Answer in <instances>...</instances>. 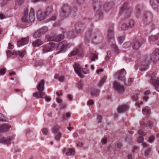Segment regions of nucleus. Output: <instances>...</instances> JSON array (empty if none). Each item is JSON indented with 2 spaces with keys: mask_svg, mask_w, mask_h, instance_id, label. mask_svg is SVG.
Returning a JSON list of instances; mask_svg holds the SVG:
<instances>
[{
  "mask_svg": "<svg viewBox=\"0 0 159 159\" xmlns=\"http://www.w3.org/2000/svg\"><path fill=\"white\" fill-rule=\"evenodd\" d=\"M111 48L114 50V51L116 53H119V50L118 47L116 44H113L111 46Z\"/></svg>",
  "mask_w": 159,
  "mask_h": 159,
  "instance_id": "43",
  "label": "nucleus"
},
{
  "mask_svg": "<svg viewBox=\"0 0 159 159\" xmlns=\"http://www.w3.org/2000/svg\"><path fill=\"white\" fill-rule=\"evenodd\" d=\"M141 38L135 39L134 40V42L132 45L133 49L137 50L140 47L141 44L144 42V40L141 39Z\"/></svg>",
  "mask_w": 159,
  "mask_h": 159,
  "instance_id": "7",
  "label": "nucleus"
},
{
  "mask_svg": "<svg viewBox=\"0 0 159 159\" xmlns=\"http://www.w3.org/2000/svg\"><path fill=\"white\" fill-rule=\"evenodd\" d=\"M83 86V84L81 82H79L78 83V88L79 89H81L82 88Z\"/></svg>",
  "mask_w": 159,
  "mask_h": 159,
  "instance_id": "62",
  "label": "nucleus"
},
{
  "mask_svg": "<svg viewBox=\"0 0 159 159\" xmlns=\"http://www.w3.org/2000/svg\"><path fill=\"white\" fill-rule=\"evenodd\" d=\"M142 112L144 115H148L150 113V109L148 107H146L144 109H143Z\"/></svg>",
  "mask_w": 159,
  "mask_h": 159,
  "instance_id": "31",
  "label": "nucleus"
},
{
  "mask_svg": "<svg viewBox=\"0 0 159 159\" xmlns=\"http://www.w3.org/2000/svg\"><path fill=\"white\" fill-rule=\"evenodd\" d=\"M90 58L91 60H95L98 59V55L96 53H92L91 54L90 56Z\"/></svg>",
  "mask_w": 159,
  "mask_h": 159,
  "instance_id": "37",
  "label": "nucleus"
},
{
  "mask_svg": "<svg viewBox=\"0 0 159 159\" xmlns=\"http://www.w3.org/2000/svg\"><path fill=\"white\" fill-rule=\"evenodd\" d=\"M111 52L110 51H108L107 53V55L105 57L106 60H108L111 57Z\"/></svg>",
  "mask_w": 159,
  "mask_h": 159,
  "instance_id": "50",
  "label": "nucleus"
},
{
  "mask_svg": "<svg viewBox=\"0 0 159 159\" xmlns=\"http://www.w3.org/2000/svg\"><path fill=\"white\" fill-rule=\"evenodd\" d=\"M133 80V79L132 78H130L128 79L127 83H126L125 81H124V84L127 85H130L132 83V82Z\"/></svg>",
  "mask_w": 159,
  "mask_h": 159,
  "instance_id": "44",
  "label": "nucleus"
},
{
  "mask_svg": "<svg viewBox=\"0 0 159 159\" xmlns=\"http://www.w3.org/2000/svg\"><path fill=\"white\" fill-rule=\"evenodd\" d=\"M94 103V102L93 100H90L88 101L87 104L89 105H92Z\"/></svg>",
  "mask_w": 159,
  "mask_h": 159,
  "instance_id": "59",
  "label": "nucleus"
},
{
  "mask_svg": "<svg viewBox=\"0 0 159 159\" xmlns=\"http://www.w3.org/2000/svg\"><path fill=\"white\" fill-rule=\"evenodd\" d=\"M128 3H125L121 7L120 10L121 13L125 12L126 14V16L127 18L129 17L130 15L132 10L130 9H127Z\"/></svg>",
  "mask_w": 159,
  "mask_h": 159,
  "instance_id": "6",
  "label": "nucleus"
},
{
  "mask_svg": "<svg viewBox=\"0 0 159 159\" xmlns=\"http://www.w3.org/2000/svg\"><path fill=\"white\" fill-rule=\"evenodd\" d=\"M6 18L5 15L2 13H0V19H5Z\"/></svg>",
  "mask_w": 159,
  "mask_h": 159,
  "instance_id": "58",
  "label": "nucleus"
},
{
  "mask_svg": "<svg viewBox=\"0 0 159 159\" xmlns=\"http://www.w3.org/2000/svg\"><path fill=\"white\" fill-rule=\"evenodd\" d=\"M150 63V60H143L142 61L140 66L141 70H146L148 68Z\"/></svg>",
  "mask_w": 159,
  "mask_h": 159,
  "instance_id": "16",
  "label": "nucleus"
},
{
  "mask_svg": "<svg viewBox=\"0 0 159 159\" xmlns=\"http://www.w3.org/2000/svg\"><path fill=\"white\" fill-rule=\"evenodd\" d=\"M6 69L5 68L2 69L0 70V74L1 75H3L6 73Z\"/></svg>",
  "mask_w": 159,
  "mask_h": 159,
  "instance_id": "52",
  "label": "nucleus"
},
{
  "mask_svg": "<svg viewBox=\"0 0 159 159\" xmlns=\"http://www.w3.org/2000/svg\"><path fill=\"white\" fill-rule=\"evenodd\" d=\"M152 16L151 13L149 12H146L144 13L143 17V20L144 22H146L148 18L151 19Z\"/></svg>",
  "mask_w": 159,
  "mask_h": 159,
  "instance_id": "24",
  "label": "nucleus"
},
{
  "mask_svg": "<svg viewBox=\"0 0 159 159\" xmlns=\"http://www.w3.org/2000/svg\"><path fill=\"white\" fill-rule=\"evenodd\" d=\"M82 73L84 74H87L89 73V71L88 69L85 68H82Z\"/></svg>",
  "mask_w": 159,
  "mask_h": 159,
  "instance_id": "53",
  "label": "nucleus"
},
{
  "mask_svg": "<svg viewBox=\"0 0 159 159\" xmlns=\"http://www.w3.org/2000/svg\"><path fill=\"white\" fill-rule=\"evenodd\" d=\"M14 52H15V51H13L12 52H11V51L10 50L7 51V57H11L12 56H14Z\"/></svg>",
  "mask_w": 159,
  "mask_h": 159,
  "instance_id": "42",
  "label": "nucleus"
},
{
  "mask_svg": "<svg viewBox=\"0 0 159 159\" xmlns=\"http://www.w3.org/2000/svg\"><path fill=\"white\" fill-rule=\"evenodd\" d=\"M130 45L129 42H126L123 44V47L124 48H127L129 47Z\"/></svg>",
  "mask_w": 159,
  "mask_h": 159,
  "instance_id": "49",
  "label": "nucleus"
},
{
  "mask_svg": "<svg viewBox=\"0 0 159 159\" xmlns=\"http://www.w3.org/2000/svg\"><path fill=\"white\" fill-rule=\"evenodd\" d=\"M158 56H159V49L157 48L153 52L151 55V60H152V58H156V57Z\"/></svg>",
  "mask_w": 159,
  "mask_h": 159,
  "instance_id": "28",
  "label": "nucleus"
},
{
  "mask_svg": "<svg viewBox=\"0 0 159 159\" xmlns=\"http://www.w3.org/2000/svg\"><path fill=\"white\" fill-rule=\"evenodd\" d=\"M46 15L41 9L39 10L37 13V18L40 20H43L46 17Z\"/></svg>",
  "mask_w": 159,
  "mask_h": 159,
  "instance_id": "17",
  "label": "nucleus"
},
{
  "mask_svg": "<svg viewBox=\"0 0 159 159\" xmlns=\"http://www.w3.org/2000/svg\"><path fill=\"white\" fill-rule=\"evenodd\" d=\"M142 145L143 148H146L144 152L145 155L146 156H148L151 151L152 148L151 147L148 143H143Z\"/></svg>",
  "mask_w": 159,
  "mask_h": 159,
  "instance_id": "18",
  "label": "nucleus"
},
{
  "mask_svg": "<svg viewBox=\"0 0 159 159\" xmlns=\"http://www.w3.org/2000/svg\"><path fill=\"white\" fill-rule=\"evenodd\" d=\"M78 54L80 57H82L84 54V52L82 49L80 47L78 48H75L73 51H72L71 53L69 54V56H73Z\"/></svg>",
  "mask_w": 159,
  "mask_h": 159,
  "instance_id": "11",
  "label": "nucleus"
},
{
  "mask_svg": "<svg viewBox=\"0 0 159 159\" xmlns=\"http://www.w3.org/2000/svg\"><path fill=\"white\" fill-rule=\"evenodd\" d=\"M61 136V133L58 132L57 133V134L55 136V139L57 140H59Z\"/></svg>",
  "mask_w": 159,
  "mask_h": 159,
  "instance_id": "45",
  "label": "nucleus"
},
{
  "mask_svg": "<svg viewBox=\"0 0 159 159\" xmlns=\"http://www.w3.org/2000/svg\"><path fill=\"white\" fill-rule=\"evenodd\" d=\"M150 92L149 90H148L144 92V95L145 96L143 97V99L146 101H147L148 98V96L150 93Z\"/></svg>",
  "mask_w": 159,
  "mask_h": 159,
  "instance_id": "36",
  "label": "nucleus"
},
{
  "mask_svg": "<svg viewBox=\"0 0 159 159\" xmlns=\"http://www.w3.org/2000/svg\"><path fill=\"white\" fill-rule=\"evenodd\" d=\"M115 90L119 93H123L124 92V88L123 86L120 85L117 81H115L113 84Z\"/></svg>",
  "mask_w": 159,
  "mask_h": 159,
  "instance_id": "14",
  "label": "nucleus"
},
{
  "mask_svg": "<svg viewBox=\"0 0 159 159\" xmlns=\"http://www.w3.org/2000/svg\"><path fill=\"white\" fill-rule=\"evenodd\" d=\"M55 44L53 42L49 43L46 45L43 46V51L44 53L51 51L54 48Z\"/></svg>",
  "mask_w": 159,
  "mask_h": 159,
  "instance_id": "9",
  "label": "nucleus"
},
{
  "mask_svg": "<svg viewBox=\"0 0 159 159\" xmlns=\"http://www.w3.org/2000/svg\"><path fill=\"white\" fill-rule=\"evenodd\" d=\"M26 54V52L25 50L20 51H15L14 52V56L17 57L19 56L21 58H23L24 56Z\"/></svg>",
  "mask_w": 159,
  "mask_h": 159,
  "instance_id": "19",
  "label": "nucleus"
},
{
  "mask_svg": "<svg viewBox=\"0 0 159 159\" xmlns=\"http://www.w3.org/2000/svg\"><path fill=\"white\" fill-rule=\"evenodd\" d=\"M53 11L52 7V6L48 7L46 9V11L45 12L46 14L49 15Z\"/></svg>",
  "mask_w": 159,
  "mask_h": 159,
  "instance_id": "33",
  "label": "nucleus"
},
{
  "mask_svg": "<svg viewBox=\"0 0 159 159\" xmlns=\"http://www.w3.org/2000/svg\"><path fill=\"white\" fill-rule=\"evenodd\" d=\"M128 108V106L126 105H123L119 106L118 108L117 111L119 113H121L127 111Z\"/></svg>",
  "mask_w": 159,
  "mask_h": 159,
  "instance_id": "22",
  "label": "nucleus"
},
{
  "mask_svg": "<svg viewBox=\"0 0 159 159\" xmlns=\"http://www.w3.org/2000/svg\"><path fill=\"white\" fill-rule=\"evenodd\" d=\"M83 145V143L81 142H78L76 143V146L77 147H81Z\"/></svg>",
  "mask_w": 159,
  "mask_h": 159,
  "instance_id": "64",
  "label": "nucleus"
},
{
  "mask_svg": "<svg viewBox=\"0 0 159 159\" xmlns=\"http://www.w3.org/2000/svg\"><path fill=\"white\" fill-rule=\"evenodd\" d=\"M100 90L95 88H93L91 91V94L93 96H97L99 95Z\"/></svg>",
  "mask_w": 159,
  "mask_h": 159,
  "instance_id": "29",
  "label": "nucleus"
},
{
  "mask_svg": "<svg viewBox=\"0 0 159 159\" xmlns=\"http://www.w3.org/2000/svg\"><path fill=\"white\" fill-rule=\"evenodd\" d=\"M43 44V42L40 39H38L34 42L32 45L34 47H39Z\"/></svg>",
  "mask_w": 159,
  "mask_h": 159,
  "instance_id": "30",
  "label": "nucleus"
},
{
  "mask_svg": "<svg viewBox=\"0 0 159 159\" xmlns=\"http://www.w3.org/2000/svg\"><path fill=\"white\" fill-rule=\"evenodd\" d=\"M63 152L64 153H65L66 156L72 155L75 154L74 150L70 148L64 149L63 150Z\"/></svg>",
  "mask_w": 159,
  "mask_h": 159,
  "instance_id": "23",
  "label": "nucleus"
},
{
  "mask_svg": "<svg viewBox=\"0 0 159 159\" xmlns=\"http://www.w3.org/2000/svg\"><path fill=\"white\" fill-rule=\"evenodd\" d=\"M102 120V116L100 115H98L97 116V120L98 123H100L101 120Z\"/></svg>",
  "mask_w": 159,
  "mask_h": 159,
  "instance_id": "55",
  "label": "nucleus"
},
{
  "mask_svg": "<svg viewBox=\"0 0 159 159\" xmlns=\"http://www.w3.org/2000/svg\"><path fill=\"white\" fill-rule=\"evenodd\" d=\"M124 39H125V37L124 36H122L120 37L118 39V41H119V42L120 43H122L124 41Z\"/></svg>",
  "mask_w": 159,
  "mask_h": 159,
  "instance_id": "51",
  "label": "nucleus"
},
{
  "mask_svg": "<svg viewBox=\"0 0 159 159\" xmlns=\"http://www.w3.org/2000/svg\"><path fill=\"white\" fill-rule=\"evenodd\" d=\"M107 78V76H105L102 78V79L98 83V86L101 87L103 83L106 81Z\"/></svg>",
  "mask_w": 159,
  "mask_h": 159,
  "instance_id": "32",
  "label": "nucleus"
},
{
  "mask_svg": "<svg viewBox=\"0 0 159 159\" xmlns=\"http://www.w3.org/2000/svg\"><path fill=\"white\" fill-rule=\"evenodd\" d=\"M126 73L125 70L123 69L119 70L117 73H116V76L119 80L124 81L125 80V75Z\"/></svg>",
  "mask_w": 159,
  "mask_h": 159,
  "instance_id": "15",
  "label": "nucleus"
},
{
  "mask_svg": "<svg viewBox=\"0 0 159 159\" xmlns=\"http://www.w3.org/2000/svg\"><path fill=\"white\" fill-rule=\"evenodd\" d=\"M45 100L48 102H49L51 100V98L49 96H46L45 98Z\"/></svg>",
  "mask_w": 159,
  "mask_h": 159,
  "instance_id": "63",
  "label": "nucleus"
},
{
  "mask_svg": "<svg viewBox=\"0 0 159 159\" xmlns=\"http://www.w3.org/2000/svg\"><path fill=\"white\" fill-rule=\"evenodd\" d=\"M64 37V35L61 34L59 35L58 36L54 35L49 37L47 36L48 41L55 42H58L61 41L63 39Z\"/></svg>",
  "mask_w": 159,
  "mask_h": 159,
  "instance_id": "12",
  "label": "nucleus"
},
{
  "mask_svg": "<svg viewBox=\"0 0 159 159\" xmlns=\"http://www.w3.org/2000/svg\"><path fill=\"white\" fill-rule=\"evenodd\" d=\"M140 6L139 5H137L136 8V9L137 11V13L138 14H139L140 13Z\"/></svg>",
  "mask_w": 159,
  "mask_h": 159,
  "instance_id": "57",
  "label": "nucleus"
},
{
  "mask_svg": "<svg viewBox=\"0 0 159 159\" xmlns=\"http://www.w3.org/2000/svg\"><path fill=\"white\" fill-rule=\"evenodd\" d=\"M42 35L44 34L48 31V28L47 27L45 26L39 30Z\"/></svg>",
  "mask_w": 159,
  "mask_h": 159,
  "instance_id": "38",
  "label": "nucleus"
},
{
  "mask_svg": "<svg viewBox=\"0 0 159 159\" xmlns=\"http://www.w3.org/2000/svg\"><path fill=\"white\" fill-rule=\"evenodd\" d=\"M92 5L94 10L96 8L99 10L100 6V0H92Z\"/></svg>",
  "mask_w": 159,
  "mask_h": 159,
  "instance_id": "21",
  "label": "nucleus"
},
{
  "mask_svg": "<svg viewBox=\"0 0 159 159\" xmlns=\"http://www.w3.org/2000/svg\"><path fill=\"white\" fill-rule=\"evenodd\" d=\"M48 129L46 128H43L42 130L43 133L44 134H47L48 133Z\"/></svg>",
  "mask_w": 159,
  "mask_h": 159,
  "instance_id": "54",
  "label": "nucleus"
},
{
  "mask_svg": "<svg viewBox=\"0 0 159 159\" xmlns=\"http://www.w3.org/2000/svg\"><path fill=\"white\" fill-rule=\"evenodd\" d=\"M128 25L129 27H132L134 26L135 22L133 20H131L128 23Z\"/></svg>",
  "mask_w": 159,
  "mask_h": 159,
  "instance_id": "47",
  "label": "nucleus"
},
{
  "mask_svg": "<svg viewBox=\"0 0 159 159\" xmlns=\"http://www.w3.org/2000/svg\"><path fill=\"white\" fill-rule=\"evenodd\" d=\"M114 6L113 3L107 2L106 3L104 6V8L105 11H107L111 9Z\"/></svg>",
  "mask_w": 159,
  "mask_h": 159,
  "instance_id": "26",
  "label": "nucleus"
},
{
  "mask_svg": "<svg viewBox=\"0 0 159 159\" xmlns=\"http://www.w3.org/2000/svg\"><path fill=\"white\" fill-rule=\"evenodd\" d=\"M11 126L7 124L2 125L0 126V133H2L8 131L10 128ZM13 140L12 137H9L5 138L0 137V143L4 144H11V141Z\"/></svg>",
  "mask_w": 159,
  "mask_h": 159,
  "instance_id": "2",
  "label": "nucleus"
},
{
  "mask_svg": "<svg viewBox=\"0 0 159 159\" xmlns=\"http://www.w3.org/2000/svg\"><path fill=\"white\" fill-rule=\"evenodd\" d=\"M138 134L141 136L139 137L138 139V142L139 143H141L143 141L144 139L142 135H144L145 133L142 129H140L138 131Z\"/></svg>",
  "mask_w": 159,
  "mask_h": 159,
  "instance_id": "27",
  "label": "nucleus"
},
{
  "mask_svg": "<svg viewBox=\"0 0 159 159\" xmlns=\"http://www.w3.org/2000/svg\"><path fill=\"white\" fill-rule=\"evenodd\" d=\"M74 68L75 72L80 77H84V75L82 74V68L80 64L75 63L74 65Z\"/></svg>",
  "mask_w": 159,
  "mask_h": 159,
  "instance_id": "10",
  "label": "nucleus"
},
{
  "mask_svg": "<svg viewBox=\"0 0 159 159\" xmlns=\"http://www.w3.org/2000/svg\"><path fill=\"white\" fill-rule=\"evenodd\" d=\"M34 20V11L33 9H31L29 12L27 8L24 11L21 20L23 23L26 24L32 23Z\"/></svg>",
  "mask_w": 159,
  "mask_h": 159,
  "instance_id": "1",
  "label": "nucleus"
},
{
  "mask_svg": "<svg viewBox=\"0 0 159 159\" xmlns=\"http://www.w3.org/2000/svg\"><path fill=\"white\" fill-rule=\"evenodd\" d=\"M16 4L19 6L21 5L24 2L23 0H15Z\"/></svg>",
  "mask_w": 159,
  "mask_h": 159,
  "instance_id": "46",
  "label": "nucleus"
},
{
  "mask_svg": "<svg viewBox=\"0 0 159 159\" xmlns=\"http://www.w3.org/2000/svg\"><path fill=\"white\" fill-rule=\"evenodd\" d=\"M77 11L76 7H74L72 10H71V7L68 5H64L61 8V12L60 14L61 17H67L70 13H73Z\"/></svg>",
  "mask_w": 159,
  "mask_h": 159,
  "instance_id": "4",
  "label": "nucleus"
},
{
  "mask_svg": "<svg viewBox=\"0 0 159 159\" xmlns=\"http://www.w3.org/2000/svg\"><path fill=\"white\" fill-rule=\"evenodd\" d=\"M157 38L155 36H151L149 37V39L150 41H155L157 40Z\"/></svg>",
  "mask_w": 159,
  "mask_h": 159,
  "instance_id": "48",
  "label": "nucleus"
},
{
  "mask_svg": "<svg viewBox=\"0 0 159 159\" xmlns=\"http://www.w3.org/2000/svg\"><path fill=\"white\" fill-rule=\"evenodd\" d=\"M129 27L128 24L125 23H124L121 25V29L122 30H127Z\"/></svg>",
  "mask_w": 159,
  "mask_h": 159,
  "instance_id": "39",
  "label": "nucleus"
},
{
  "mask_svg": "<svg viewBox=\"0 0 159 159\" xmlns=\"http://www.w3.org/2000/svg\"><path fill=\"white\" fill-rule=\"evenodd\" d=\"M107 37V39L109 42H110L111 40H114V30L113 25L112 24L111 25L110 27L108 29Z\"/></svg>",
  "mask_w": 159,
  "mask_h": 159,
  "instance_id": "13",
  "label": "nucleus"
},
{
  "mask_svg": "<svg viewBox=\"0 0 159 159\" xmlns=\"http://www.w3.org/2000/svg\"><path fill=\"white\" fill-rule=\"evenodd\" d=\"M102 142L103 144H105L107 142V139L105 138H103L102 140Z\"/></svg>",
  "mask_w": 159,
  "mask_h": 159,
  "instance_id": "61",
  "label": "nucleus"
},
{
  "mask_svg": "<svg viewBox=\"0 0 159 159\" xmlns=\"http://www.w3.org/2000/svg\"><path fill=\"white\" fill-rule=\"evenodd\" d=\"M29 40L28 37L26 38H22L21 40L18 41L17 43L18 46L20 47L27 44L28 43Z\"/></svg>",
  "mask_w": 159,
  "mask_h": 159,
  "instance_id": "20",
  "label": "nucleus"
},
{
  "mask_svg": "<svg viewBox=\"0 0 159 159\" xmlns=\"http://www.w3.org/2000/svg\"><path fill=\"white\" fill-rule=\"evenodd\" d=\"M155 139V137L153 136H151L150 137L149 139V141L150 143H152Z\"/></svg>",
  "mask_w": 159,
  "mask_h": 159,
  "instance_id": "56",
  "label": "nucleus"
},
{
  "mask_svg": "<svg viewBox=\"0 0 159 159\" xmlns=\"http://www.w3.org/2000/svg\"><path fill=\"white\" fill-rule=\"evenodd\" d=\"M151 83L155 87L157 91L159 92V77L156 78L155 74L152 73L150 75Z\"/></svg>",
  "mask_w": 159,
  "mask_h": 159,
  "instance_id": "5",
  "label": "nucleus"
},
{
  "mask_svg": "<svg viewBox=\"0 0 159 159\" xmlns=\"http://www.w3.org/2000/svg\"><path fill=\"white\" fill-rule=\"evenodd\" d=\"M45 82L43 80H41L38 85L37 86V89L39 92L34 93L33 96L37 98H43L45 95L46 93L43 92L44 89Z\"/></svg>",
  "mask_w": 159,
  "mask_h": 159,
  "instance_id": "3",
  "label": "nucleus"
},
{
  "mask_svg": "<svg viewBox=\"0 0 159 159\" xmlns=\"http://www.w3.org/2000/svg\"><path fill=\"white\" fill-rule=\"evenodd\" d=\"M59 128L60 127L59 126L56 125L53 127L52 131L54 134L58 133Z\"/></svg>",
  "mask_w": 159,
  "mask_h": 159,
  "instance_id": "34",
  "label": "nucleus"
},
{
  "mask_svg": "<svg viewBox=\"0 0 159 159\" xmlns=\"http://www.w3.org/2000/svg\"><path fill=\"white\" fill-rule=\"evenodd\" d=\"M55 79H57L60 82H62L64 80V78L63 76H60L59 75L56 74L54 76Z\"/></svg>",
  "mask_w": 159,
  "mask_h": 159,
  "instance_id": "40",
  "label": "nucleus"
},
{
  "mask_svg": "<svg viewBox=\"0 0 159 159\" xmlns=\"http://www.w3.org/2000/svg\"><path fill=\"white\" fill-rule=\"evenodd\" d=\"M68 45L66 41H64L59 43L58 44L57 49V50L58 51L57 52V53H58L59 52H61L65 51L66 49V47Z\"/></svg>",
  "mask_w": 159,
  "mask_h": 159,
  "instance_id": "8",
  "label": "nucleus"
},
{
  "mask_svg": "<svg viewBox=\"0 0 159 159\" xmlns=\"http://www.w3.org/2000/svg\"><path fill=\"white\" fill-rule=\"evenodd\" d=\"M77 32L75 30L71 31L68 33V35L71 38H74L75 37Z\"/></svg>",
  "mask_w": 159,
  "mask_h": 159,
  "instance_id": "41",
  "label": "nucleus"
},
{
  "mask_svg": "<svg viewBox=\"0 0 159 159\" xmlns=\"http://www.w3.org/2000/svg\"><path fill=\"white\" fill-rule=\"evenodd\" d=\"M155 122L154 120H153L152 121H149L147 124H145L143 121H141L140 125L141 126L143 127H147L148 126L150 127H152L153 124Z\"/></svg>",
  "mask_w": 159,
  "mask_h": 159,
  "instance_id": "25",
  "label": "nucleus"
},
{
  "mask_svg": "<svg viewBox=\"0 0 159 159\" xmlns=\"http://www.w3.org/2000/svg\"><path fill=\"white\" fill-rule=\"evenodd\" d=\"M42 35L40 32V30H38L34 34L33 37L34 38H36L40 37Z\"/></svg>",
  "mask_w": 159,
  "mask_h": 159,
  "instance_id": "35",
  "label": "nucleus"
},
{
  "mask_svg": "<svg viewBox=\"0 0 159 159\" xmlns=\"http://www.w3.org/2000/svg\"><path fill=\"white\" fill-rule=\"evenodd\" d=\"M14 48V46L11 44V43H8V48L9 49H13Z\"/></svg>",
  "mask_w": 159,
  "mask_h": 159,
  "instance_id": "60",
  "label": "nucleus"
}]
</instances>
